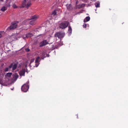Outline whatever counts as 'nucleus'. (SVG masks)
<instances>
[{
	"label": "nucleus",
	"mask_w": 128,
	"mask_h": 128,
	"mask_svg": "<svg viewBox=\"0 0 128 128\" xmlns=\"http://www.w3.org/2000/svg\"><path fill=\"white\" fill-rule=\"evenodd\" d=\"M32 4L30 1L29 0H24L22 3V7H26L28 8Z\"/></svg>",
	"instance_id": "obj_1"
},
{
	"label": "nucleus",
	"mask_w": 128,
	"mask_h": 128,
	"mask_svg": "<svg viewBox=\"0 0 128 128\" xmlns=\"http://www.w3.org/2000/svg\"><path fill=\"white\" fill-rule=\"evenodd\" d=\"M69 24V22L68 21L64 22L59 24V28L62 29H64L67 27Z\"/></svg>",
	"instance_id": "obj_2"
},
{
	"label": "nucleus",
	"mask_w": 128,
	"mask_h": 128,
	"mask_svg": "<svg viewBox=\"0 0 128 128\" xmlns=\"http://www.w3.org/2000/svg\"><path fill=\"white\" fill-rule=\"evenodd\" d=\"M18 23V22H14L12 23L11 25L9 27L10 29L12 30L15 29L17 27Z\"/></svg>",
	"instance_id": "obj_3"
},
{
	"label": "nucleus",
	"mask_w": 128,
	"mask_h": 128,
	"mask_svg": "<svg viewBox=\"0 0 128 128\" xmlns=\"http://www.w3.org/2000/svg\"><path fill=\"white\" fill-rule=\"evenodd\" d=\"M29 88V85L26 84H24L22 87V91L24 92H26L28 90Z\"/></svg>",
	"instance_id": "obj_4"
},
{
	"label": "nucleus",
	"mask_w": 128,
	"mask_h": 128,
	"mask_svg": "<svg viewBox=\"0 0 128 128\" xmlns=\"http://www.w3.org/2000/svg\"><path fill=\"white\" fill-rule=\"evenodd\" d=\"M64 34L61 32L56 33L54 36L56 37H57L58 38H62L64 36Z\"/></svg>",
	"instance_id": "obj_5"
},
{
	"label": "nucleus",
	"mask_w": 128,
	"mask_h": 128,
	"mask_svg": "<svg viewBox=\"0 0 128 128\" xmlns=\"http://www.w3.org/2000/svg\"><path fill=\"white\" fill-rule=\"evenodd\" d=\"M48 44V42L46 40H43L39 43V46L40 47H42Z\"/></svg>",
	"instance_id": "obj_6"
},
{
	"label": "nucleus",
	"mask_w": 128,
	"mask_h": 128,
	"mask_svg": "<svg viewBox=\"0 0 128 128\" xmlns=\"http://www.w3.org/2000/svg\"><path fill=\"white\" fill-rule=\"evenodd\" d=\"M25 72V71L24 69L21 70L19 73L20 76H24Z\"/></svg>",
	"instance_id": "obj_7"
},
{
	"label": "nucleus",
	"mask_w": 128,
	"mask_h": 128,
	"mask_svg": "<svg viewBox=\"0 0 128 128\" xmlns=\"http://www.w3.org/2000/svg\"><path fill=\"white\" fill-rule=\"evenodd\" d=\"M33 35V34H32L30 33H29L26 34L25 35V38H28L31 37Z\"/></svg>",
	"instance_id": "obj_8"
},
{
	"label": "nucleus",
	"mask_w": 128,
	"mask_h": 128,
	"mask_svg": "<svg viewBox=\"0 0 128 128\" xmlns=\"http://www.w3.org/2000/svg\"><path fill=\"white\" fill-rule=\"evenodd\" d=\"M18 77V76L17 75H13L12 80L14 82L15 81L17 80Z\"/></svg>",
	"instance_id": "obj_9"
},
{
	"label": "nucleus",
	"mask_w": 128,
	"mask_h": 128,
	"mask_svg": "<svg viewBox=\"0 0 128 128\" xmlns=\"http://www.w3.org/2000/svg\"><path fill=\"white\" fill-rule=\"evenodd\" d=\"M38 18V16L35 15L32 16L30 20H36V19Z\"/></svg>",
	"instance_id": "obj_10"
},
{
	"label": "nucleus",
	"mask_w": 128,
	"mask_h": 128,
	"mask_svg": "<svg viewBox=\"0 0 128 128\" xmlns=\"http://www.w3.org/2000/svg\"><path fill=\"white\" fill-rule=\"evenodd\" d=\"M90 20V17L89 16H87L84 19V22H88Z\"/></svg>",
	"instance_id": "obj_11"
},
{
	"label": "nucleus",
	"mask_w": 128,
	"mask_h": 128,
	"mask_svg": "<svg viewBox=\"0 0 128 128\" xmlns=\"http://www.w3.org/2000/svg\"><path fill=\"white\" fill-rule=\"evenodd\" d=\"M36 22L35 20H33L30 21V25H34L35 24Z\"/></svg>",
	"instance_id": "obj_12"
},
{
	"label": "nucleus",
	"mask_w": 128,
	"mask_h": 128,
	"mask_svg": "<svg viewBox=\"0 0 128 128\" xmlns=\"http://www.w3.org/2000/svg\"><path fill=\"white\" fill-rule=\"evenodd\" d=\"M17 65L16 64L14 63L12 68L13 70H15L17 68Z\"/></svg>",
	"instance_id": "obj_13"
},
{
	"label": "nucleus",
	"mask_w": 128,
	"mask_h": 128,
	"mask_svg": "<svg viewBox=\"0 0 128 128\" xmlns=\"http://www.w3.org/2000/svg\"><path fill=\"white\" fill-rule=\"evenodd\" d=\"M7 9V7H6V6H4L3 7H2L1 9V10L2 11L4 12L5 10H6Z\"/></svg>",
	"instance_id": "obj_14"
},
{
	"label": "nucleus",
	"mask_w": 128,
	"mask_h": 128,
	"mask_svg": "<svg viewBox=\"0 0 128 128\" xmlns=\"http://www.w3.org/2000/svg\"><path fill=\"white\" fill-rule=\"evenodd\" d=\"M85 6V4H80L79 5V7H78L79 8H81L83 7H84Z\"/></svg>",
	"instance_id": "obj_15"
},
{
	"label": "nucleus",
	"mask_w": 128,
	"mask_h": 128,
	"mask_svg": "<svg viewBox=\"0 0 128 128\" xmlns=\"http://www.w3.org/2000/svg\"><path fill=\"white\" fill-rule=\"evenodd\" d=\"M68 31L70 33L72 32V29L70 26H69L68 27Z\"/></svg>",
	"instance_id": "obj_16"
},
{
	"label": "nucleus",
	"mask_w": 128,
	"mask_h": 128,
	"mask_svg": "<svg viewBox=\"0 0 128 128\" xmlns=\"http://www.w3.org/2000/svg\"><path fill=\"white\" fill-rule=\"evenodd\" d=\"M40 57L39 56H38V57L36 58V60L35 61V63L38 62V61L40 59Z\"/></svg>",
	"instance_id": "obj_17"
},
{
	"label": "nucleus",
	"mask_w": 128,
	"mask_h": 128,
	"mask_svg": "<svg viewBox=\"0 0 128 128\" xmlns=\"http://www.w3.org/2000/svg\"><path fill=\"white\" fill-rule=\"evenodd\" d=\"M96 6V8L99 7L100 6V4L99 3H96L95 4Z\"/></svg>",
	"instance_id": "obj_18"
},
{
	"label": "nucleus",
	"mask_w": 128,
	"mask_h": 128,
	"mask_svg": "<svg viewBox=\"0 0 128 128\" xmlns=\"http://www.w3.org/2000/svg\"><path fill=\"white\" fill-rule=\"evenodd\" d=\"M4 32H0V38H2V34Z\"/></svg>",
	"instance_id": "obj_19"
},
{
	"label": "nucleus",
	"mask_w": 128,
	"mask_h": 128,
	"mask_svg": "<svg viewBox=\"0 0 128 128\" xmlns=\"http://www.w3.org/2000/svg\"><path fill=\"white\" fill-rule=\"evenodd\" d=\"M56 12L55 10H54V12H52V14L54 15H56Z\"/></svg>",
	"instance_id": "obj_20"
},
{
	"label": "nucleus",
	"mask_w": 128,
	"mask_h": 128,
	"mask_svg": "<svg viewBox=\"0 0 128 128\" xmlns=\"http://www.w3.org/2000/svg\"><path fill=\"white\" fill-rule=\"evenodd\" d=\"M34 58H32L31 59L30 63V64L31 63H32V62H34Z\"/></svg>",
	"instance_id": "obj_21"
},
{
	"label": "nucleus",
	"mask_w": 128,
	"mask_h": 128,
	"mask_svg": "<svg viewBox=\"0 0 128 128\" xmlns=\"http://www.w3.org/2000/svg\"><path fill=\"white\" fill-rule=\"evenodd\" d=\"M14 64V63H12L9 66V68H12V67H13V65Z\"/></svg>",
	"instance_id": "obj_22"
},
{
	"label": "nucleus",
	"mask_w": 128,
	"mask_h": 128,
	"mask_svg": "<svg viewBox=\"0 0 128 128\" xmlns=\"http://www.w3.org/2000/svg\"><path fill=\"white\" fill-rule=\"evenodd\" d=\"M12 7L14 8H17V6H16V5L15 4H14L12 6Z\"/></svg>",
	"instance_id": "obj_23"
},
{
	"label": "nucleus",
	"mask_w": 128,
	"mask_h": 128,
	"mask_svg": "<svg viewBox=\"0 0 128 128\" xmlns=\"http://www.w3.org/2000/svg\"><path fill=\"white\" fill-rule=\"evenodd\" d=\"M35 63H36V64H35L36 66V67H37L38 66L39 64V62H37Z\"/></svg>",
	"instance_id": "obj_24"
},
{
	"label": "nucleus",
	"mask_w": 128,
	"mask_h": 128,
	"mask_svg": "<svg viewBox=\"0 0 128 128\" xmlns=\"http://www.w3.org/2000/svg\"><path fill=\"white\" fill-rule=\"evenodd\" d=\"M87 26L86 24H84L83 25V26L84 28H86Z\"/></svg>",
	"instance_id": "obj_25"
},
{
	"label": "nucleus",
	"mask_w": 128,
	"mask_h": 128,
	"mask_svg": "<svg viewBox=\"0 0 128 128\" xmlns=\"http://www.w3.org/2000/svg\"><path fill=\"white\" fill-rule=\"evenodd\" d=\"M25 50L26 52H29L30 51V49L28 48H26L25 49Z\"/></svg>",
	"instance_id": "obj_26"
},
{
	"label": "nucleus",
	"mask_w": 128,
	"mask_h": 128,
	"mask_svg": "<svg viewBox=\"0 0 128 128\" xmlns=\"http://www.w3.org/2000/svg\"><path fill=\"white\" fill-rule=\"evenodd\" d=\"M12 73L8 72V78H9L12 75Z\"/></svg>",
	"instance_id": "obj_27"
},
{
	"label": "nucleus",
	"mask_w": 128,
	"mask_h": 128,
	"mask_svg": "<svg viewBox=\"0 0 128 128\" xmlns=\"http://www.w3.org/2000/svg\"><path fill=\"white\" fill-rule=\"evenodd\" d=\"M8 70V68H7L6 69H5L4 71L5 72H7Z\"/></svg>",
	"instance_id": "obj_28"
},
{
	"label": "nucleus",
	"mask_w": 128,
	"mask_h": 128,
	"mask_svg": "<svg viewBox=\"0 0 128 128\" xmlns=\"http://www.w3.org/2000/svg\"><path fill=\"white\" fill-rule=\"evenodd\" d=\"M8 73H7L6 75L5 76V78H8Z\"/></svg>",
	"instance_id": "obj_29"
},
{
	"label": "nucleus",
	"mask_w": 128,
	"mask_h": 128,
	"mask_svg": "<svg viewBox=\"0 0 128 128\" xmlns=\"http://www.w3.org/2000/svg\"><path fill=\"white\" fill-rule=\"evenodd\" d=\"M29 81H27V82H26V84H27V85H28V84H29Z\"/></svg>",
	"instance_id": "obj_30"
},
{
	"label": "nucleus",
	"mask_w": 128,
	"mask_h": 128,
	"mask_svg": "<svg viewBox=\"0 0 128 128\" xmlns=\"http://www.w3.org/2000/svg\"><path fill=\"white\" fill-rule=\"evenodd\" d=\"M2 82V81L1 80H0V84H1Z\"/></svg>",
	"instance_id": "obj_31"
},
{
	"label": "nucleus",
	"mask_w": 128,
	"mask_h": 128,
	"mask_svg": "<svg viewBox=\"0 0 128 128\" xmlns=\"http://www.w3.org/2000/svg\"><path fill=\"white\" fill-rule=\"evenodd\" d=\"M76 116H77V118H78V115H76Z\"/></svg>",
	"instance_id": "obj_32"
},
{
	"label": "nucleus",
	"mask_w": 128,
	"mask_h": 128,
	"mask_svg": "<svg viewBox=\"0 0 128 128\" xmlns=\"http://www.w3.org/2000/svg\"><path fill=\"white\" fill-rule=\"evenodd\" d=\"M14 88H11V90H13Z\"/></svg>",
	"instance_id": "obj_33"
},
{
	"label": "nucleus",
	"mask_w": 128,
	"mask_h": 128,
	"mask_svg": "<svg viewBox=\"0 0 128 128\" xmlns=\"http://www.w3.org/2000/svg\"><path fill=\"white\" fill-rule=\"evenodd\" d=\"M1 14V13H0V16Z\"/></svg>",
	"instance_id": "obj_34"
},
{
	"label": "nucleus",
	"mask_w": 128,
	"mask_h": 128,
	"mask_svg": "<svg viewBox=\"0 0 128 128\" xmlns=\"http://www.w3.org/2000/svg\"><path fill=\"white\" fill-rule=\"evenodd\" d=\"M0 0L2 1L3 0Z\"/></svg>",
	"instance_id": "obj_35"
}]
</instances>
